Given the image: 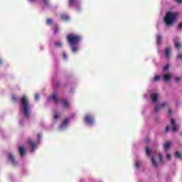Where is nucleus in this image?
Wrapping results in <instances>:
<instances>
[{"label": "nucleus", "mask_w": 182, "mask_h": 182, "mask_svg": "<svg viewBox=\"0 0 182 182\" xmlns=\"http://www.w3.org/2000/svg\"><path fill=\"white\" fill-rule=\"evenodd\" d=\"M168 114H173V111L171 109H168Z\"/></svg>", "instance_id": "obj_39"}, {"label": "nucleus", "mask_w": 182, "mask_h": 182, "mask_svg": "<svg viewBox=\"0 0 182 182\" xmlns=\"http://www.w3.org/2000/svg\"><path fill=\"white\" fill-rule=\"evenodd\" d=\"M175 2H177L178 4H182V0H174Z\"/></svg>", "instance_id": "obj_37"}, {"label": "nucleus", "mask_w": 182, "mask_h": 182, "mask_svg": "<svg viewBox=\"0 0 182 182\" xmlns=\"http://www.w3.org/2000/svg\"><path fill=\"white\" fill-rule=\"evenodd\" d=\"M11 100H13V102H16L18 100V97L16 95H12Z\"/></svg>", "instance_id": "obj_27"}, {"label": "nucleus", "mask_w": 182, "mask_h": 182, "mask_svg": "<svg viewBox=\"0 0 182 182\" xmlns=\"http://www.w3.org/2000/svg\"><path fill=\"white\" fill-rule=\"evenodd\" d=\"M171 147V141H168L164 144V150H168Z\"/></svg>", "instance_id": "obj_12"}, {"label": "nucleus", "mask_w": 182, "mask_h": 182, "mask_svg": "<svg viewBox=\"0 0 182 182\" xmlns=\"http://www.w3.org/2000/svg\"><path fill=\"white\" fill-rule=\"evenodd\" d=\"M69 123V118H66L64 122L61 124L60 128L63 129V127H66V125Z\"/></svg>", "instance_id": "obj_13"}, {"label": "nucleus", "mask_w": 182, "mask_h": 182, "mask_svg": "<svg viewBox=\"0 0 182 182\" xmlns=\"http://www.w3.org/2000/svg\"><path fill=\"white\" fill-rule=\"evenodd\" d=\"M59 117V114H56L54 115V119H58Z\"/></svg>", "instance_id": "obj_38"}, {"label": "nucleus", "mask_w": 182, "mask_h": 182, "mask_svg": "<svg viewBox=\"0 0 182 182\" xmlns=\"http://www.w3.org/2000/svg\"><path fill=\"white\" fill-rule=\"evenodd\" d=\"M35 99L36 100H39V94H36Z\"/></svg>", "instance_id": "obj_36"}, {"label": "nucleus", "mask_w": 182, "mask_h": 182, "mask_svg": "<svg viewBox=\"0 0 182 182\" xmlns=\"http://www.w3.org/2000/svg\"><path fill=\"white\" fill-rule=\"evenodd\" d=\"M146 156L151 155V151H150V148L149 146L146 147Z\"/></svg>", "instance_id": "obj_21"}, {"label": "nucleus", "mask_w": 182, "mask_h": 182, "mask_svg": "<svg viewBox=\"0 0 182 182\" xmlns=\"http://www.w3.org/2000/svg\"><path fill=\"white\" fill-rule=\"evenodd\" d=\"M180 80H181V79L179 77H175V82H176V83H178V82H180Z\"/></svg>", "instance_id": "obj_31"}, {"label": "nucleus", "mask_w": 182, "mask_h": 182, "mask_svg": "<svg viewBox=\"0 0 182 182\" xmlns=\"http://www.w3.org/2000/svg\"><path fill=\"white\" fill-rule=\"evenodd\" d=\"M175 48L176 49H180V48H181V43H180V42H176L175 43Z\"/></svg>", "instance_id": "obj_24"}, {"label": "nucleus", "mask_w": 182, "mask_h": 182, "mask_svg": "<svg viewBox=\"0 0 182 182\" xmlns=\"http://www.w3.org/2000/svg\"><path fill=\"white\" fill-rule=\"evenodd\" d=\"M181 136H182V132H181Z\"/></svg>", "instance_id": "obj_48"}, {"label": "nucleus", "mask_w": 182, "mask_h": 182, "mask_svg": "<svg viewBox=\"0 0 182 182\" xmlns=\"http://www.w3.org/2000/svg\"><path fill=\"white\" fill-rule=\"evenodd\" d=\"M53 31H54V35H56L59 32V27L57 25L53 26Z\"/></svg>", "instance_id": "obj_18"}, {"label": "nucleus", "mask_w": 182, "mask_h": 182, "mask_svg": "<svg viewBox=\"0 0 182 182\" xmlns=\"http://www.w3.org/2000/svg\"><path fill=\"white\" fill-rule=\"evenodd\" d=\"M18 153L21 156V157L25 156V154H26V149H25L24 147L23 146H19L18 147Z\"/></svg>", "instance_id": "obj_8"}, {"label": "nucleus", "mask_w": 182, "mask_h": 182, "mask_svg": "<svg viewBox=\"0 0 182 182\" xmlns=\"http://www.w3.org/2000/svg\"><path fill=\"white\" fill-rule=\"evenodd\" d=\"M170 132V127L167 126L165 129V133H168Z\"/></svg>", "instance_id": "obj_32"}, {"label": "nucleus", "mask_w": 182, "mask_h": 182, "mask_svg": "<svg viewBox=\"0 0 182 182\" xmlns=\"http://www.w3.org/2000/svg\"><path fill=\"white\" fill-rule=\"evenodd\" d=\"M171 124L172 125L173 132H177V124H176V119L171 118Z\"/></svg>", "instance_id": "obj_7"}, {"label": "nucleus", "mask_w": 182, "mask_h": 182, "mask_svg": "<svg viewBox=\"0 0 182 182\" xmlns=\"http://www.w3.org/2000/svg\"><path fill=\"white\" fill-rule=\"evenodd\" d=\"M20 124H22V122H20Z\"/></svg>", "instance_id": "obj_47"}, {"label": "nucleus", "mask_w": 182, "mask_h": 182, "mask_svg": "<svg viewBox=\"0 0 182 182\" xmlns=\"http://www.w3.org/2000/svg\"><path fill=\"white\" fill-rule=\"evenodd\" d=\"M63 57L65 58H66V54H63Z\"/></svg>", "instance_id": "obj_45"}, {"label": "nucleus", "mask_w": 182, "mask_h": 182, "mask_svg": "<svg viewBox=\"0 0 182 182\" xmlns=\"http://www.w3.org/2000/svg\"><path fill=\"white\" fill-rule=\"evenodd\" d=\"M30 1V2H35V1H36V0H29Z\"/></svg>", "instance_id": "obj_44"}, {"label": "nucleus", "mask_w": 182, "mask_h": 182, "mask_svg": "<svg viewBox=\"0 0 182 182\" xmlns=\"http://www.w3.org/2000/svg\"><path fill=\"white\" fill-rule=\"evenodd\" d=\"M8 159L9 160V161H11V163L14 164V166H17L18 161H15V157H14V155L11 154H9Z\"/></svg>", "instance_id": "obj_6"}, {"label": "nucleus", "mask_w": 182, "mask_h": 182, "mask_svg": "<svg viewBox=\"0 0 182 182\" xmlns=\"http://www.w3.org/2000/svg\"><path fill=\"white\" fill-rule=\"evenodd\" d=\"M62 21H69V16L63 14L61 16Z\"/></svg>", "instance_id": "obj_22"}, {"label": "nucleus", "mask_w": 182, "mask_h": 182, "mask_svg": "<svg viewBox=\"0 0 182 182\" xmlns=\"http://www.w3.org/2000/svg\"><path fill=\"white\" fill-rule=\"evenodd\" d=\"M169 68H170V65L169 64H166V65L165 67H164V68H163V72H168Z\"/></svg>", "instance_id": "obj_23"}, {"label": "nucleus", "mask_w": 182, "mask_h": 182, "mask_svg": "<svg viewBox=\"0 0 182 182\" xmlns=\"http://www.w3.org/2000/svg\"><path fill=\"white\" fill-rule=\"evenodd\" d=\"M171 49L170 48H166L165 50V55L167 58H170Z\"/></svg>", "instance_id": "obj_15"}, {"label": "nucleus", "mask_w": 182, "mask_h": 182, "mask_svg": "<svg viewBox=\"0 0 182 182\" xmlns=\"http://www.w3.org/2000/svg\"><path fill=\"white\" fill-rule=\"evenodd\" d=\"M151 161H152V164H153L155 167H159V164H157V161H156V158H154V156H152V158H151Z\"/></svg>", "instance_id": "obj_17"}, {"label": "nucleus", "mask_w": 182, "mask_h": 182, "mask_svg": "<svg viewBox=\"0 0 182 182\" xmlns=\"http://www.w3.org/2000/svg\"><path fill=\"white\" fill-rule=\"evenodd\" d=\"M159 161H161V163H163V155H161V154H159Z\"/></svg>", "instance_id": "obj_30"}, {"label": "nucleus", "mask_w": 182, "mask_h": 182, "mask_svg": "<svg viewBox=\"0 0 182 182\" xmlns=\"http://www.w3.org/2000/svg\"><path fill=\"white\" fill-rule=\"evenodd\" d=\"M55 46H58V48H62V43L60 41H58L55 43Z\"/></svg>", "instance_id": "obj_26"}, {"label": "nucleus", "mask_w": 182, "mask_h": 182, "mask_svg": "<svg viewBox=\"0 0 182 182\" xmlns=\"http://www.w3.org/2000/svg\"><path fill=\"white\" fill-rule=\"evenodd\" d=\"M61 103H63L64 107L68 108L69 107V102L66 101L65 100L63 99V100H60Z\"/></svg>", "instance_id": "obj_16"}, {"label": "nucleus", "mask_w": 182, "mask_h": 182, "mask_svg": "<svg viewBox=\"0 0 182 182\" xmlns=\"http://www.w3.org/2000/svg\"><path fill=\"white\" fill-rule=\"evenodd\" d=\"M175 156L176 159H180L181 157V153L180 151H176Z\"/></svg>", "instance_id": "obj_25"}, {"label": "nucleus", "mask_w": 182, "mask_h": 182, "mask_svg": "<svg viewBox=\"0 0 182 182\" xmlns=\"http://www.w3.org/2000/svg\"><path fill=\"white\" fill-rule=\"evenodd\" d=\"M164 80L166 82H170L171 80V74L170 73H168L164 75Z\"/></svg>", "instance_id": "obj_9"}, {"label": "nucleus", "mask_w": 182, "mask_h": 182, "mask_svg": "<svg viewBox=\"0 0 182 182\" xmlns=\"http://www.w3.org/2000/svg\"><path fill=\"white\" fill-rule=\"evenodd\" d=\"M28 144H29V146H31V149H32V151H33V150H35V149H36V144L31 139L28 140Z\"/></svg>", "instance_id": "obj_11"}, {"label": "nucleus", "mask_w": 182, "mask_h": 182, "mask_svg": "<svg viewBox=\"0 0 182 182\" xmlns=\"http://www.w3.org/2000/svg\"><path fill=\"white\" fill-rule=\"evenodd\" d=\"M135 167H136V168H139V167H140V162L136 161L135 164Z\"/></svg>", "instance_id": "obj_33"}, {"label": "nucleus", "mask_w": 182, "mask_h": 182, "mask_svg": "<svg viewBox=\"0 0 182 182\" xmlns=\"http://www.w3.org/2000/svg\"><path fill=\"white\" fill-rule=\"evenodd\" d=\"M38 139H41V134H38Z\"/></svg>", "instance_id": "obj_43"}, {"label": "nucleus", "mask_w": 182, "mask_h": 182, "mask_svg": "<svg viewBox=\"0 0 182 182\" xmlns=\"http://www.w3.org/2000/svg\"><path fill=\"white\" fill-rule=\"evenodd\" d=\"M166 106H167V102H164V103L161 104L160 105H156L155 107V112H156V113H158L160 107H166Z\"/></svg>", "instance_id": "obj_10"}, {"label": "nucleus", "mask_w": 182, "mask_h": 182, "mask_svg": "<svg viewBox=\"0 0 182 182\" xmlns=\"http://www.w3.org/2000/svg\"><path fill=\"white\" fill-rule=\"evenodd\" d=\"M47 25H52V19L51 18L47 19Z\"/></svg>", "instance_id": "obj_29"}, {"label": "nucleus", "mask_w": 182, "mask_h": 182, "mask_svg": "<svg viewBox=\"0 0 182 182\" xmlns=\"http://www.w3.org/2000/svg\"><path fill=\"white\" fill-rule=\"evenodd\" d=\"M58 96H59V92H55L53 95L50 96V97L48 99V102L53 99V102H60V100H63V99L58 98Z\"/></svg>", "instance_id": "obj_4"}, {"label": "nucleus", "mask_w": 182, "mask_h": 182, "mask_svg": "<svg viewBox=\"0 0 182 182\" xmlns=\"http://www.w3.org/2000/svg\"><path fill=\"white\" fill-rule=\"evenodd\" d=\"M154 82H159V80H160V76L159 75L155 76L154 78Z\"/></svg>", "instance_id": "obj_28"}, {"label": "nucleus", "mask_w": 182, "mask_h": 182, "mask_svg": "<svg viewBox=\"0 0 182 182\" xmlns=\"http://www.w3.org/2000/svg\"><path fill=\"white\" fill-rule=\"evenodd\" d=\"M177 18H178V13L167 12L164 17V22L166 26H171Z\"/></svg>", "instance_id": "obj_3"}, {"label": "nucleus", "mask_w": 182, "mask_h": 182, "mask_svg": "<svg viewBox=\"0 0 182 182\" xmlns=\"http://www.w3.org/2000/svg\"><path fill=\"white\" fill-rule=\"evenodd\" d=\"M44 2L45 5H48L49 4V0H43Z\"/></svg>", "instance_id": "obj_35"}, {"label": "nucleus", "mask_w": 182, "mask_h": 182, "mask_svg": "<svg viewBox=\"0 0 182 182\" xmlns=\"http://www.w3.org/2000/svg\"><path fill=\"white\" fill-rule=\"evenodd\" d=\"M178 28H179L180 29H181V28H182V22L179 23V24H178Z\"/></svg>", "instance_id": "obj_40"}, {"label": "nucleus", "mask_w": 182, "mask_h": 182, "mask_svg": "<svg viewBox=\"0 0 182 182\" xmlns=\"http://www.w3.org/2000/svg\"><path fill=\"white\" fill-rule=\"evenodd\" d=\"M166 158L168 160H171V155H170L169 154H167Z\"/></svg>", "instance_id": "obj_34"}, {"label": "nucleus", "mask_w": 182, "mask_h": 182, "mask_svg": "<svg viewBox=\"0 0 182 182\" xmlns=\"http://www.w3.org/2000/svg\"><path fill=\"white\" fill-rule=\"evenodd\" d=\"M66 40L71 47L73 53H76V52L79 50V46H77V45H79V43L82 41V36L70 33L67 35Z\"/></svg>", "instance_id": "obj_1"}, {"label": "nucleus", "mask_w": 182, "mask_h": 182, "mask_svg": "<svg viewBox=\"0 0 182 182\" xmlns=\"http://www.w3.org/2000/svg\"><path fill=\"white\" fill-rule=\"evenodd\" d=\"M146 141H147V143H150V138H146Z\"/></svg>", "instance_id": "obj_41"}, {"label": "nucleus", "mask_w": 182, "mask_h": 182, "mask_svg": "<svg viewBox=\"0 0 182 182\" xmlns=\"http://www.w3.org/2000/svg\"><path fill=\"white\" fill-rule=\"evenodd\" d=\"M75 4H76V1L75 0H69V6L70 8H72V6H73V5H75Z\"/></svg>", "instance_id": "obj_20"}, {"label": "nucleus", "mask_w": 182, "mask_h": 182, "mask_svg": "<svg viewBox=\"0 0 182 182\" xmlns=\"http://www.w3.org/2000/svg\"><path fill=\"white\" fill-rule=\"evenodd\" d=\"M161 39H162L161 34L158 35L157 36V43H158V45H161Z\"/></svg>", "instance_id": "obj_19"}, {"label": "nucleus", "mask_w": 182, "mask_h": 182, "mask_svg": "<svg viewBox=\"0 0 182 182\" xmlns=\"http://www.w3.org/2000/svg\"><path fill=\"white\" fill-rule=\"evenodd\" d=\"M57 87H60V83L58 82V83H57Z\"/></svg>", "instance_id": "obj_42"}, {"label": "nucleus", "mask_w": 182, "mask_h": 182, "mask_svg": "<svg viewBox=\"0 0 182 182\" xmlns=\"http://www.w3.org/2000/svg\"><path fill=\"white\" fill-rule=\"evenodd\" d=\"M158 95L156 93H153L151 95V99L153 102H157Z\"/></svg>", "instance_id": "obj_14"}, {"label": "nucleus", "mask_w": 182, "mask_h": 182, "mask_svg": "<svg viewBox=\"0 0 182 182\" xmlns=\"http://www.w3.org/2000/svg\"><path fill=\"white\" fill-rule=\"evenodd\" d=\"M20 107L26 117L29 119L31 117V102L28 96L23 95L21 99Z\"/></svg>", "instance_id": "obj_2"}, {"label": "nucleus", "mask_w": 182, "mask_h": 182, "mask_svg": "<svg viewBox=\"0 0 182 182\" xmlns=\"http://www.w3.org/2000/svg\"><path fill=\"white\" fill-rule=\"evenodd\" d=\"M85 123H87V124H93L95 123V118L90 115H86L84 118Z\"/></svg>", "instance_id": "obj_5"}, {"label": "nucleus", "mask_w": 182, "mask_h": 182, "mask_svg": "<svg viewBox=\"0 0 182 182\" xmlns=\"http://www.w3.org/2000/svg\"><path fill=\"white\" fill-rule=\"evenodd\" d=\"M0 65H2V60H0Z\"/></svg>", "instance_id": "obj_46"}]
</instances>
